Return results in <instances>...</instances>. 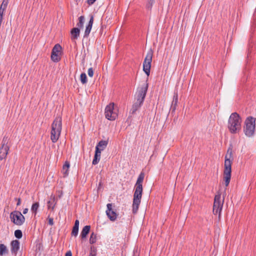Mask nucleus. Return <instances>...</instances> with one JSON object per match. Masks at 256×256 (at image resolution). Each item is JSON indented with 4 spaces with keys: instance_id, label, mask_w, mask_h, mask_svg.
<instances>
[{
    "instance_id": "nucleus-1",
    "label": "nucleus",
    "mask_w": 256,
    "mask_h": 256,
    "mask_svg": "<svg viewBox=\"0 0 256 256\" xmlns=\"http://www.w3.org/2000/svg\"><path fill=\"white\" fill-rule=\"evenodd\" d=\"M144 178V174L142 172L137 179L134 186V194L132 212L136 214L140 203L142 192V182Z\"/></svg>"
},
{
    "instance_id": "nucleus-2",
    "label": "nucleus",
    "mask_w": 256,
    "mask_h": 256,
    "mask_svg": "<svg viewBox=\"0 0 256 256\" xmlns=\"http://www.w3.org/2000/svg\"><path fill=\"white\" fill-rule=\"evenodd\" d=\"M232 152V148H229L225 156L224 168V180L226 186H228L231 178Z\"/></svg>"
},
{
    "instance_id": "nucleus-3",
    "label": "nucleus",
    "mask_w": 256,
    "mask_h": 256,
    "mask_svg": "<svg viewBox=\"0 0 256 256\" xmlns=\"http://www.w3.org/2000/svg\"><path fill=\"white\" fill-rule=\"evenodd\" d=\"M242 119L236 112L230 116L228 121V128L232 134L238 132L241 130Z\"/></svg>"
},
{
    "instance_id": "nucleus-4",
    "label": "nucleus",
    "mask_w": 256,
    "mask_h": 256,
    "mask_svg": "<svg viewBox=\"0 0 256 256\" xmlns=\"http://www.w3.org/2000/svg\"><path fill=\"white\" fill-rule=\"evenodd\" d=\"M62 126V118L58 116L55 118L52 125L50 138L54 143L56 142L60 138Z\"/></svg>"
},
{
    "instance_id": "nucleus-5",
    "label": "nucleus",
    "mask_w": 256,
    "mask_h": 256,
    "mask_svg": "<svg viewBox=\"0 0 256 256\" xmlns=\"http://www.w3.org/2000/svg\"><path fill=\"white\" fill-rule=\"evenodd\" d=\"M256 118L252 116L248 117L245 120V126L244 128V131L245 134L248 136H252L254 133L256 127Z\"/></svg>"
},
{
    "instance_id": "nucleus-6",
    "label": "nucleus",
    "mask_w": 256,
    "mask_h": 256,
    "mask_svg": "<svg viewBox=\"0 0 256 256\" xmlns=\"http://www.w3.org/2000/svg\"><path fill=\"white\" fill-rule=\"evenodd\" d=\"M224 198L221 199V194L218 192L215 196L213 206V213L214 214H218V217L220 218L221 212L223 207Z\"/></svg>"
},
{
    "instance_id": "nucleus-7",
    "label": "nucleus",
    "mask_w": 256,
    "mask_h": 256,
    "mask_svg": "<svg viewBox=\"0 0 256 256\" xmlns=\"http://www.w3.org/2000/svg\"><path fill=\"white\" fill-rule=\"evenodd\" d=\"M148 84L144 82L137 88L135 94V100L143 103L148 91Z\"/></svg>"
},
{
    "instance_id": "nucleus-8",
    "label": "nucleus",
    "mask_w": 256,
    "mask_h": 256,
    "mask_svg": "<svg viewBox=\"0 0 256 256\" xmlns=\"http://www.w3.org/2000/svg\"><path fill=\"white\" fill-rule=\"evenodd\" d=\"M153 56V50L150 49L148 52L143 62V70L146 74L148 76H150V70L151 68V63Z\"/></svg>"
},
{
    "instance_id": "nucleus-9",
    "label": "nucleus",
    "mask_w": 256,
    "mask_h": 256,
    "mask_svg": "<svg viewBox=\"0 0 256 256\" xmlns=\"http://www.w3.org/2000/svg\"><path fill=\"white\" fill-rule=\"evenodd\" d=\"M11 221L16 225L21 226L25 221L24 216L18 210H14L10 214Z\"/></svg>"
},
{
    "instance_id": "nucleus-10",
    "label": "nucleus",
    "mask_w": 256,
    "mask_h": 256,
    "mask_svg": "<svg viewBox=\"0 0 256 256\" xmlns=\"http://www.w3.org/2000/svg\"><path fill=\"white\" fill-rule=\"evenodd\" d=\"M114 103H110L105 108V116L108 120H114L118 116V113L114 110Z\"/></svg>"
},
{
    "instance_id": "nucleus-11",
    "label": "nucleus",
    "mask_w": 256,
    "mask_h": 256,
    "mask_svg": "<svg viewBox=\"0 0 256 256\" xmlns=\"http://www.w3.org/2000/svg\"><path fill=\"white\" fill-rule=\"evenodd\" d=\"M62 46L59 44H56L53 48L51 54V59L55 62H59L60 59Z\"/></svg>"
},
{
    "instance_id": "nucleus-12",
    "label": "nucleus",
    "mask_w": 256,
    "mask_h": 256,
    "mask_svg": "<svg viewBox=\"0 0 256 256\" xmlns=\"http://www.w3.org/2000/svg\"><path fill=\"white\" fill-rule=\"evenodd\" d=\"M8 141V137L4 136L2 140V146L0 148V160L4 159L9 150V147L7 145Z\"/></svg>"
},
{
    "instance_id": "nucleus-13",
    "label": "nucleus",
    "mask_w": 256,
    "mask_h": 256,
    "mask_svg": "<svg viewBox=\"0 0 256 256\" xmlns=\"http://www.w3.org/2000/svg\"><path fill=\"white\" fill-rule=\"evenodd\" d=\"M107 210H106V214L108 218L111 221H114L117 218V214L116 212L112 208V204H107Z\"/></svg>"
},
{
    "instance_id": "nucleus-14",
    "label": "nucleus",
    "mask_w": 256,
    "mask_h": 256,
    "mask_svg": "<svg viewBox=\"0 0 256 256\" xmlns=\"http://www.w3.org/2000/svg\"><path fill=\"white\" fill-rule=\"evenodd\" d=\"M11 252L16 255L20 248V242L18 240H14L10 243Z\"/></svg>"
},
{
    "instance_id": "nucleus-15",
    "label": "nucleus",
    "mask_w": 256,
    "mask_h": 256,
    "mask_svg": "<svg viewBox=\"0 0 256 256\" xmlns=\"http://www.w3.org/2000/svg\"><path fill=\"white\" fill-rule=\"evenodd\" d=\"M94 18L93 16H90V20H89L88 24L86 26V28L85 30L84 34V37H88L90 33V30H92V26L94 22Z\"/></svg>"
},
{
    "instance_id": "nucleus-16",
    "label": "nucleus",
    "mask_w": 256,
    "mask_h": 256,
    "mask_svg": "<svg viewBox=\"0 0 256 256\" xmlns=\"http://www.w3.org/2000/svg\"><path fill=\"white\" fill-rule=\"evenodd\" d=\"M70 33L72 40H76L80 36V29L78 28H74L72 29Z\"/></svg>"
},
{
    "instance_id": "nucleus-17",
    "label": "nucleus",
    "mask_w": 256,
    "mask_h": 256,
    "mask_svg": "<svg viewBox=\"0 0 256 256\" xmlns=\"http://www.w3.org/2000/svg\"><path fill=\"white\" fill-rule=\"evenodd\" d=\"M56 204V201L54 196H51L50 200L47 202V206L48 209H52L54 210L55 206Z\"/></svg>"
},
{
    "instance_id": "nucleus-18",
    "label": "nucleus",
    "mask_w": 256,
    "mask_h": 256,
    "mask_svg": "<svg viewBox=\"0 0 256 256\" xmlns=\"http://www.w3.org/2000/svg\"><path fill=\"white\" fill-rule=\"evenodd\" d=\"M90 228V226H84L80 233V237L82 239L86 238L88 234L89 233Z\"/></svg>"
},
{
    "instance_id": "nucleus-19",
    "label": "nucleus",
    "mask_w": 256,
    "mask_h": 256,
    "mask_svg": "<svg viewBox=\"0 0 256 256\" xmlns=\"http://www.w3.org/2000/svg\"><path fill=\"white\" fill-rule=\"evenodd\" d=\"M70 162L68 161L65 162L62 166V172L64 175V177H66L68 174V170L70 168Z\"/></svg>"
},
{
    "instance_id": "nucleus-20",
    "label": "nucleus",
    "mask_w": 256,
    "mask_h": 256,
    "mask_svg": "<svg viewBox=\"0 0 256 256\" xmlns=\"http://www.w3.org/2000/svg\"><path fill=\"white\" fill-rule=\"evenodd\" d=\"M100 154L101 152L98 150V148H96L94 158L92 162V164L96 165L99 162L100 158Z\"/></svg>"
},
{
    "instance_id": "nucleus-21",
    "label": "nucleus",
    "mask_w": 256,
    "mask_h": 256,
    "mask_svg": "<svg viewBox=\"0 0 256 256\" xmlns=\"http://www.w3.org/2000/svg\"><path fill=\"white\" fill-rule=\"evenodd\" d=\"M142 104L143 103L142 102H140L135 100L130 110V113L132 114H134L140 108Z\"/></svg>"
},
{
    "instance_id": "nucleus-22",
    "label": "nucleus",
    "mask_w": 256,
    "mask_h": 256,
    "mask_svg": "<svg viewBox=\"0 0 256 256\" xmlns=\"http://www.w3.org/2000/svg\"><path fill=\"white\" fill-rule=\"evenodd\" d=\"M108 144V141L100 140V142H99L96 146V149L98 148V150H99L101 152L106 147Z\"/></svg>"
},
{
    "instance_id": "nucleus-23",
    "label": "nucleus",
    "mask_w": 256,
    "mask_h": 256,
    "mask_svg": "<svg viewBox=\"0 0 256 256\" xmlns=\"http://www.w3.org/2000/svg\"><path fill=\"white\" fill-rule=\"evenodd\" d=\"M178 102V94H174L173 98V100L172 104V108L173 109V110H175L176 106H177Z\"/></svg>"
},
{
    "instance_id": "nucleus-24",
    "label": "nucleus",
    "mask_w": 256,
    "mask_h": 256,
    "mask_svg": "<svg viewBox=\"0 0 256 256\" xmlns=\"http://www.w3.org/2000/svg\"><path fill=\"white\" fill-rule=\"evenodd\" d=\"M8 250L6 246L4 244H0V255L1 256L8 254Z\"/></svg>"
},
{
    "instance_id": "nucleus-25",
    "label": "nucleus",
    "mask_w": 256,
    "mask_h": 256,
    "mask_svg": "<svg viewBox=\"0 0 256 256\" xmlns=\"http://www.w3.org/2000/svg\"><path fill=\"white\" fill-rule=\"evenodd\" d=\"M39 203L38 202H34L32 204V208H31V210L34 214V215H36L37 213V210L39 208Z\"/></svg>"
},
{
    "instance_id": "nucleus-26",
    "label": "nucleus",
    "mask_w": 256,
    "mask_h": 256,
    "mask_svg": "<svg viewBox=\"0 0 256 256\" xmlns=\"http://www.w3.org/2000/svg\"><path fill=\"white\" fill-rule=\"evenodd\" d=\"M84 17L83 16H80L78 18V22L77 23L78 28H82L84 26Z\"/></svg>"
},
{
    "instance_id": "nucleus-27",
    "label": "nucleus",
    "mask_w": 256,
    "mask_h": 256,
    "mask_svg": "<svg viewBox=\"0 0 256 256\" xmlns=\"http://www.w3.org/2000/svg\"><path fill=\"white\" fill-rule=\"evenodd\" d=\"M9 0H3L2 4L0 6V10L4 12L6 10Z\"/></svg>"
},
{
    "instance_id": "nucleus-28",
    "label": "nucleus",
    "mask_w": 256,
    "mask_h": 256,
    "mask_svg": "<svg viewBox=\"0 0 256 256\" xmlns=\"http://www.w3.org/2000/svg\"><path fill=\"white\" fill-rule=\"evenodd\" d=\"M146 7L148 10H151L153 4L154 3V0H146Z\"/></svg>"
},
{
    "instance_id": "nucleus-29",
    "label": "nucleus",
    "mask_w": 256,
    "mask_h": 256,
    "mask_svg": "<svg viewBox=\"0 0 256 256\" xmlns=\"http://www.w3.org/2000/svg\"><path fill=\"white\" fill-rule=\"evenodd\" d=\"M80 78L82 84H85L87 82V77L85 73H82L80 74Z\"/></svg>"
},
{
    "instance_id": "nucleus-30",
    "label": "nucleus",
    "mask_w": 256,
    "mask_h": 256,
    "mask_svg": "<svg viewBox=\"0 0 256 256\" xmlns=\"http://www.w3.org/2000/svg\"><path fill=\"white\" fill-rule=\"evenodd\" d=\"M96 234L94 232H92L91 234L90 238V244H93L95 243L96 242Z\"/></svg>"
},
{
    "instance_id": "nucleus-31",
    "label": "nucleus",
    "mask_w": 256,
    "mask_h": 256,
    "mask_svg": "<svg viewBox=\"0 0 256 256\" xmlns=\"http://www.w3.org/2000/svg\"><path fill=\"white\" fill-rule=\"evenodd\" d=\"M78 228L76 227V226H74L72 232V235L74 236H76L78 234Z\"/></svg>"
},
{
    "instance_id": "nucleus-32",
    "label": "nucleus",
    "mask_w": 256,
    "mask_h": 256,
    "mask_svg": "<svg viewBox=\"0 0 256 256\" xmlns=\"http://www.w3.org/2000/svg\"><path fill=\"white\" fill-rule=\"evenodd\" d=\"M14 236L18 238H22V232L20 230H17L14 232Z\"/></svg>"
},
{
    "instance_id": "nucleus-33",
    "label": "nucleus",
    "mask_w": 256,
    "mask_h": 256,
    "mask_svg": "<svg viewBox=\"0 0 256 256\" xmlns=\"http://www.w3.org/2000/svg\"><path fill=\"white\" fill-rule=\"evenodd\" d=\"M88 74L89 76L92 77L94 76V70L92 68L88 69Z\"/></svg>"
},
{
    "instance_id": "nucleus-34",
    "label": "nucleus",
    "mask_w": 256,
    "mask_h": 256,
    "mask_svg": "<svg viewBox=\"0 0 256 256\" xmlns=\"http://www.w3.org/2000/svg\"><path fill=\"white\" fill-rule=\"evenodd\" d=\"M48 223L50 225L52 226L54 224V220L52 218L48 217Z\"/></svg>"
},
{
    "instance_id": "nucleus-35",
    "label": "nucleus",
    "mask_w": 256,
    "mask_h": 256,
    "mask_svg": "<svg viewBox=\"0 0 256 256\" xmlns=\"http://www.w3.org/2000/svg\"><path fill=\"white\" fill-rule=\"evenodd\" d=\"M15 200H17L16 206H20V204H21V200H20V198H15Z\"/></svg>"
},
{
    "instance_id": "nucleus-36",
    "label": "nucleus",
    "mask_w": 256,
    "mask_h": 256,
    "mask_svg": "<svg viewBox=\"0 0 256 256\" xmlns=\"http://www.w3.org/2000/svg\"><path fill=\"white\" fill-rule=\"evenodd\" d=\"M96 0H87V2L89 5L93 4Z\"/></svg>"
},
{
    "instance_id": "nucleus-37",
    "label": "nucleus",
    "mask_w": 256,
    "mask_h": 256,
    "mask_svg": "<svg viewBox=\"0 0 256 256\" xmlns=\"http://www.w3.org/2000/svg\"><path fill=\"white\" fill-rule=\"evenodd\" d=\"M74 226H76V227H79V220H76L75 221V222H74Z\"/></svg>"
},
{
    "instance_id": "nucleus-38",
    "label": "nucleus",
    "mask_w": 256,
    "mask_h": 256,
    "mask_svg": "<svg viewBox=\"0 0 256 256\" xmlns=\"http://www.w3.org/2000/svg\"><path fill=\"white\" fill-rule=\"evenodd\" d=\"M65 256H72V254L70 251H68L66 252V253L65 254Z\"/></svg>"
},
{
    "instance_id": "nucleus-39",
    "label": "nucleus",
    "mask_w": 256,
    "mask_h": 256,
    "mask_svg": "<svg viewBox=\"0 0 256 256\" xmlns=\"http://www.w3.org/2000/svg\"><path fill=\"white\" fill-rule=\"evenodd\" d=\"M28 208H24V210H23V214H27V212H28Z\"/></svg>"
},
{
    "instance_id": "nucleus-40",
    "label": "nucleus",
    "mask_w": 256,
    "mask_h": 256,
    "mask_svg": "<svg viewBox=\"0 0 256 256\" xmlns=\"http://www.w3.org/2000/svg\"><path fill=\"white\" fill-rule=\"evenodd\" d=\"M89 256H96V252H90Z\"/></svg>"
}]
</instances>
